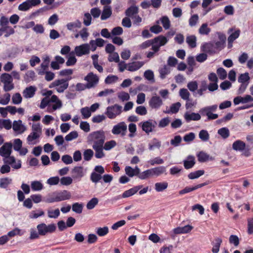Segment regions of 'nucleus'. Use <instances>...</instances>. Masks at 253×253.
<instances>
[{
  "mask_svg": "<svg viewBox=\"0 0 253 253\" xmlns=\"http://www.w3.org/2000/svg\"><path fill=\"white\" fill-rule=\"evenodd\" d=\"M105 139V134L103 130H98L92 132L87 136L88 144L93 143V145H103Z\"/></svg>",
  "mask_w": 253,
  "mask_h": 253,
  "instance_id": "f257e3e1",
  "label": "nucleus"
},
{
  "mask_svg": "<svg viewBox=\"0 0 253 253\" xmlns=\"http://www.w3.org/2000/svg\"><path fill=\"white\" fill-rule=\"evenodd\" d=\"M71 79V77L56 80L49 85V88L56 87L58 92L62 93L68 87L69 81Z\"/></svg>",
  "mask_w": 253,
  "mask_h": 253,
  "instance_id": "f03ea898",
  "label": "nucleus"
},
{
  "mask_svg": "<svg viewBox=\"0 0 253 253\" xmlns=\"http://www.w3.org/2000/svg\"><path fill=\"white\" fill-rule=\"evenodd\" d=\"M37 228L40 235L45 236L48 233H52L55 232L56 226L54 223L46 225L44 223H42L37 225Z\"/></svg>",
  "mask_w": 253,
  "mask_h": 253,
  "instance_id": "7ed1b4c3",
  "label": "nucleus"
},
{
  "mask_svg": "<svg viewBox=\"0 0 253 253\" xmlns=\"http://www.w3.org/2000/svg\"><path fill=\"white\" fill-rule=\"evenodd\" d=\"M122 107L117 104L114 105L108 106L106 109L105 114L108 118L115 119L118 115L122 113Z\"/></svg>",
  "mask_w": 253,
  "mask_h": 253,
  "instance_id": "20e7f679",
  "label": "nucleus"
},
{
  "mask_svg": "<svg viewBox=\"0 0 253 253\" xmlns=\"http://www.w3.org/2000/svg\"><path fill=\"white\" fill-rule=\"evenodd\" d=\"M169 40L165 36L160 35L153 39V45L151 49H154L155 51H159L161 46L165 45Z\"/></svg>",
  "mask_w": 253,
  "mask_h": 253,
  "instance_id": "39448f33",
  "label": "nucleus"
},
{
  "mask_svg": "<svg viewBox=\"0 0 253 253\" xmlns=\"http://www.w3.org/2000/svg\"><path fill=\"white\" fill-rule=\"evenodd\" d=\"M126 131L127 126L124 122L119 123L115 125L112 129L113 134L115 135L120 134L123 137L126 135Z\"/></svg>",
  "mask_w": 253,
  "mask_h": 253,
  "instance_id": "423d86ee",
  "label": "nucleus"
},
{
  "mask_svg": "<svg viewBox=\"0 0 253 253\" xmlns=\"http://www.w3.org/2000/svg\"><path fill=\"white\" fill-rule=\"evenodd\" d=\"M84 80L87 82V88H90L98 84L99 78L96 75L90 72L84 77Z\"/></svg>",
  "mask_w": 253,
  "mask_h": 253,
  "instance_id": "0eeeda50",
  "label": "nucleus"
},
{
  "mask_svg": "<svg viewBox=\"0 0 253 253\" xmlns=\"http://www.w3.org/2000/svg\"><path fill=\"white\" fill-rule=\"evenodd\" d=\"M141 125L142 130L146 133L149 134L152 132L156 127L157 123L155 121L149 120L148 121L140 123L139 125Z\"/></svg>",
  "mask_w": 253,
  "mask_h": 253,
  "instance_id": "6e6552de",
  "label": "nucleus"
},
{
  "mask_svg": "<svg viewBox=\"0 0 253 253\" xmlns=\"http://www.w3.org/2000/svg\"><path fill=\"white\" fill-rule=\"evenodd\" d=\"M75 52L77 56L80 57L89 53V45L88 43L77 46L75 48Z\"/></svg>",
  "mask_w": 253,
  "mask_h": 253,
  "instance_id": "1a4fd4ad",
  "label": "nucleus"
},
{
  "mask_svg": "<svg viewBox=\"0 0 253 253\" xmlns=\"http://www.w3.org/2000/svg\"><path fill=\"white\" fill-rule=\"evenodd\" d=\"M148 103L152 109H158L163 105V100L159 96H153Z\"/></svg>",
  "mask_w": 253,
  "mask_h": 253,
  "instance_id": "9d476101",
  "label": "nucleus"
},
{
  "mask_svg": "<svg viewBox=\"0 0 253 253\" xmlns=\"http://www.w3.org/2000/svg\"><path fill=\"white\" fill-rule=\"evenodd\" d=\"M12 145L10 142L5 143L0 148V155L3 157H9L12 152Z\"/></svg>",
  "mask_w": 253,
  "mask_h": 253,
  "instance_id": "9b49d317",
  "label": "nucleus"
},
{
  "mask_svg": "<svg viewBox=\"0 0 253 253\" xmlns=\"http://www.w3.org/2000/svg\"><path fill=\"white\" fill-rule=\"evenodd\" d=\"M208 184L209 182H206L203 183L197 184L192 187L186 186L184 189L179 191V194L181 195H184L185 194L196 190L199 188H202L203 186L208 185Z\"/></svg>",
  "mask_w": 253,
  "mask_h": 253,
  "instance_id": "f8f14e48",
  "label": "nucleus"
},
{
  "mask_svg": "<svg viewBox=\"0 0 253 253\" xmlns=\"http://www.w3.org/2000/svg\"><path fill=\"white\" fill-rule=\"evenodd\" d=\"M72 176L74 179H79L84 175V168L82 166L74 167L71 170Z\"/></svg>",
  "mask_w": 253,
  "mask_h": 253,
  "instance_id": "ddd939ff",
  "label": "nucleus"
},
{
  "mask_svg": "<svg viewBox=\"0 0 253 253\" xmlns=\"http://www.w3.org/2000/svg\"><path fill=\"white\" fill-rule=\"evenodd\" d=\"M55 61L51 62L50 67L53 70H59L60 68V64H63L65 62V59L59 55H56L54 57Z\"/></svg>",
  "mask_w": 253,
  "mask_h": 253,
  "instance_id": "4468645a",
  "label": "nucleus"
},
{
  "mask_svg": "<svg viewBox=\"0 0 253 253\" xmlns=\"http://www.w3.org/2000/svg\"><path fill=\"white\" fill-rule=\"evenodd\" d=\"M197 157L198 160L200 163H204L208 161H212L214 160V158L210 156L209 154L204 151L199 152Z\"/></svg>",
  "mask_w": 253,
  "mask_h": 253,
  "instance_id": "2eb2a0df",
  "label": "nucleus"
},
{
  "mask_svg": "<svg viewBox=\"0 0 253 253\" xmlns=\"http://www.w3.org/2000/svg\"><path fill=\"white\" fill-rule=\"evenodd\" d=\"M228 33L230 34V35L228 37L227 40L234 42L239 38L241 33V31L239 29L235 30L234 28H231L228 29Z\"/></svg>",
  "mask_w": 253,
  "mask_h": 253,
  "instance_id": "dca6fc26",
  "label": "nucleus"
},
{
  "mask_svg": "<svg viewBox=\"0 0 253 253\" xmlns=\"http://www.w3.org/2000/svg\"><path fill=\"white\" fill-rule=\"evenodd\" d=\"M37 88L34 86H30L26 87L23 91V96L25 98H30L33 97L35 94Z\"/></svg>",
  "mask_w": 253,
  "mask_h": 253,
  "instance_id": "f3484780",
  "label": "nucleus"
},
{
  "mask_svg": "<svg viewBox=\"0 0 253 253\" xmlns=\"http://www.w3.org/2000/svg\"><path fill=\"white\" fill-rule=\"evenodd\" d=\"M195 164V159L193 156L189 155L185 160L183 161L184 168L186 169H191Z\"/></svg>",
  "mask_w": 253,
  "mask_h": 253,
  "instance_id": "a211bd4d",
  "label": "nucleus"
},
{
  "mask_svg": "<svg viewBox=\"0 0 253 253\" xmlns=\"http://www.w3.org/2000/svg\"><path fill=\"white\" fill-rule=\"evenodd\" d=\"M144 65L142 61H134L129 63L127 64V70L130 72H134L139 69Z\"/></svg>",
  "mask_w": 253,
  "mask_h": 253,
  "instance_id": "6ab92c4d",
  "label": "nucleus"
},
{
  "mask_svg": "<svg viewBox=\"0 0 253 253\" xmlns=\"http://www.w3.org/2000/svg\"><path fill=\"white\" fill-rule=\"evenodd\" d=\"M56 195L59 202L69 200L71 198V193L66 190L57 193Z\"/></svg>",
  "mask_w": 253,
  "mask_h": 253,
  "instance_id": "aec40b11",
  "label": "nucleus"
},
{
  "mask_svg": "<svg viewBox=\"0 0 253 253\" xmlns=\"http://www.w3.org/2000/svg\"><path fill=\"white\" fill-rule=\"evenodd\" d=\"M184 119L187 122L191 121H198L201 119V116L198 113L186 112L184 114Z\"/></svg>",
  "mask_w": 253,
  "mask_h": 253,
  "instance_id": "412c9836",
  "label": "nucleus"
},
{
  "mask_svg": "<svg viewBox=\"0 0 253 253\" xmlns=\"http://www.w3.org/2000/svg\"><path fill=\"white\" fill-rule=\"evenodd\" d=\"M103 145H92V148L95 151V157L97 159H101L105 156L103 151Z\"/></svg>",
  "mask_w": 253,
  "mask_h": 253,
  "instance_id": "4be33fe9",
  "label": "nucleus"
},
{
  "mask_svg": "<svg viewBox=\"0 0 253 253\" xmlns=\"http://www.w3.org/2000/svg\"><path fill=\"white\" fill-rule=\"evenodd\" d=\"M112 9L109 6H104L101 15V19L105 20L109 18L112 15Z\"/></svg>",
  "mask_w": 253,
  "mask_h": 253,
  "instance_id": "5701e85b",
  "label": "nucleus"
},
{
  "mask_svg": "<svg viewBox=\"0 0 253 253\" xmlns=\"http://www.w3.org/2000/svg\"><path fill=\"white\" fill-rule=\"evenodd\" d=\"M245 147V143L240 140L235 141L232 144L233 149L236 151H243Z\"/></svg>",
  "mask_w": 253,
  "mask_h": 253,
  "instance_id": "b1692460",
  "label": "nucleus"
},
{
  "mask_svg": "<svg viewBox=\"0 0 253 253\" xmlns=\"http://www.w3.org/2000/svg\"><path fill=\"white\" fill-rule=\"evenodd\" d=\"M138 13V8L136 5H131L125 11V14L127 17H132Z\"/></svg>",
  "mask_w": 253,
  "mask_h": 253,
  "instance_id": "393cba45",
  "label": "nucleus"
},
{
  "mask_svg": "<svg viewBox=\"0 0 253 253\" xmlns=\"http://www.w3.org/2000/svg\"><path fill=\"white\" fill-rule=\"evenodd\" d=\"M50 102L55 103L56 104H54L52 106V108L54 110H56L58 108H60L62 106V102L58 99V97L55 95H53L51 96L50 99H49Z\"/></svg>",
  "mask_w": 253,
  "mask_h": 253,
  "instance_id": "a878e982",
  "label": "nucleus"
},
{
  "mask_svg": "<svg viewBox=\"0 0 253 253\" xmlns=\"http://www.w3.org/2000/svg\"><path fill=\"white\" fill-rule=\"evenodd\" d=\"M160 77L161 79H164L166 76L170 72V68L168 65H164L159 70Z\"/></svg>",
  "mask_w": 253,
  "mask_h": 253,
  "instance_id": "bb28decb",
  "label": "nucleus"
},
{
  "mask_svg": "<svg viewBox=\"0 0 253 253\" xmlns=\"http://www.w3.org/2000/svg\"><path fill=\"white\" fill-rule=\"evenodd\" d=\"M168 187L167 182H157L155 184V189L157 192H162L166 190Z\"/></svg>",
  "mask_w": 253,
  "mask_h": 253,
  "instance_id": "cd10ccee",
  "label": "nucleus"
},
{
  "mask_svg": "<svg viewBox=\"0 0 253 253\" xmlns=\"http://www.w3.org/2000/svg\"><path fill=\"white\" fill-rule=\"evenodd\" d=\"M250 77L249 74L248 72H246L244 74L240 75L238 78V82L240 83H250Z\"/></svg>",
  "mask_w": 253,
  "mask_h": 253,
  "instance_id": "c85d7f7f",
  "label": "nucleus"
},
{
  "mask_svg": "<svg viewBox=\"0 0 253 253\" xmlns=\"http://www.w3.org/2000/svg\"><path fill=\"white\" fill-rule=\"evenodd\" d=\"M151 169L152 175H156L157 176L163 174L166 170V167H164V166H160V167L152 168Z\"/></svg>",
  "mask_w": 253,
  "mask_h": 253,
  "instance_id": "c756f323",
  "label": "nucleus"
},
{
  "mask_svg": "<svg viewBox=\"0 0 253 253\" xmlns=\"http://www.w3.org/2000/svg\"><path fill=\"white\" fill-rule=\"evenodd\" d=\"M222 242V240L220 238L218 237L215 239V243L213 244L211 250L213 253H217L219 252Z\"/></svg>",
  "mask_w": 253,
  "mask_h": 253,
  "instance_id": "7c9ffc66",
  "label": "nucleus"
},
{
  "mask_svg": "<svg viewBox=\"0 0 253 253\" xmlns=\"http://www.w3.org/2000/svg\"><path fill=\"white\" fill-rule=\"evenodd\" d=\"M203 47L205 52L211 54H214L216 52V49L214 48L213 44L211 43H206L203 45Z\"/></svg>",
  "mask_w": 253,
  "mask_h": 253,
  "instance_id": "2f4dec72",
  "label": "nucleus"
},
{
  "mask_svg": "<svg viewBox=\"0 0 253 253\" xmlns=\"http://www.w3.org/2000/svg\"><path fill=\"white\" fill-rule=\"evenodd\" d=\"M205 173V171L204 170H198L195 171L194 172H191L188 175V177L190 179H194L196 178H198L201 176L203 175Z\"/></svg>",
  "mask_w": 253,
  "mask_h": 253,
  "instance_id": "473e14b6",
  "label": "nucleus"
},
{
  "mask_svg": "<svg viewBox=\"0 0 253 253\" xmlns=\"http://www.w3.org/2000/svg\"><path fill=\"white\" fill-rule=\"evenodd\" d=\"M186 42L191 48L196 46V37L194 35L187 36L186 39Z\"/></svg>",
  "mask_w": 253,
  "mask_h": 253,
  "instance_id": "72a5a7b5",
  "label": "nucleus"
},
{
  "mask_svg": "<svg viewBox=\"0 0 253 253\" xmlns=\"http://www.w3.org/2000/svg\"><path fill=\"white\" fill-rule=\"evenodd\" d=\"M161 146V142L158 139L154 138L151 143L148 144L149 149L153 150L155 148H160Z\"/></svg>",
  "mask_w": 253,
  "mask_h": 253,
  "instance_id": "f704fd0d",
  "label": "nucleus"
},
{
  "mask_svg": "<svg viewBox=\"0 0 253 253\" xmlns=\"http://www.w3.org/2000/svg\"><path fill=\"white\" fill-rule=\"evenodd\" d=\"M217 133L223 139H226L230 135V131L227 127H222L218 130Z\"/></svg>",
  "mask_w": 253,
  "mask_h": 253,
  "instance_id": "c9c22d12",
  "label": "nucleus"
},
{
  "mask_svg": "<svg viewBox=\"0 0 253 253\" xmlns=\"http://www.w3.org/2000/svg\"><path fill=\"white\" fill-rule=\"evenodd\" d=\"M38 74L41 75L45 74V79L47 81H50L52 80L55 77V74L50 71H40L38 72Z\"/></svg>",
  "mask_w": 253,
  "mask_h": 253,
  "instance_id": "e433bc0d",
  "label": "nucleus"
},
{
  "mask_svg": "<svg viewBox=\"0 0 253 253\" xmlns=\"http://www.w3.org/2000/svg\"><path fill=\"white\" fill-rule=\"evenodd\" d=\"M82 26V23L79 20H77L74 22H70L66 25L68 30L72 31L75 28H80Z\"/></svg>",
  "mask_w": 253,
  "mask_h": 253,
  "instance_id": "4c0bfd02",
  "label": "nucleus"
},
{
  "mask_svg": "<svg viewBox=\"0 0 253 253\" xmlns=\"http://www.w3.org/2000/svg\"><path fill=\"white\" fill-rule=\"evenodd\" d=\"M77 59L74 56V52L70 53V54L68 57V60L66 62V65L67 66H71L74 65L77 62Z\"/></svg>",
  "mask_w": 253,
  "mask_h": 253,
  "instance_id": "58836bf2",
  "label": "nucleus"
},
{
  "mask_svg": "<svg viewBox=\"0 0 253 253\" xmlns=\"http://www.w3.org/2000/svg\"><path fill=\"white\" fill-rule=\"evenodd\" d=\"M2 29L3 33H4V37L5 38H7L15 33L14 28L10 26L2 27Z\"/></svg>",
  "mask_w": 253,
  "mask_h": 253,
  "instance_id": "ea45409f",
  "label": "nucleus"
},
{
  "mask_svg": "<svg viewBox=\"0 0 253 253\" xmlns=\"http://www.w3.org/2000/svg\"><path fill=\"white\" fill-rule=\"evenodd\" d=\"M1 82L3 84L12 83V76L8 73H3L0 76Z\"/></svg>",
  "mask_w": 253,
  "mask_h": 253,
  "instance_id": "a19ab883",
  "label": "nucleus"
},
{
  "mask_svg": "<svg viewBox=\"0 0 253 253\" xmlns=\"http://www.w3.org/2000/svg\"><path fill=\"white\" fill-rule=\"evenodd\" d=\"M211 29L208 27L207 23L203 24L199 29V32L201 35H208L210 33Z\"/></svg>",
  "mask_w": 253,
  "mask_h": 253,
  "instance_id": "79ce46f5",
  "label": "nucleus"
},
{
  "mask_svg": "<svg viewBox=\"0 0 253 253\" xmlns=\"http://www.w3.org/2000/svg\"><path fill=\"white\" fill-rule=\"evenodd\" d=\"M31 188L33 191H40L43 188L42 184L38 181H34L31 183Z\"/></svg>",
  "mask_w": 253,
  "mask_h": 253,
  "instance_id": "37998d69",
  "label": "nucleus"
},
{
  "mask_svg": "<svg viewBox=\"0 0 253 253\" xmlns=\"http://www.w3.org/2000/svg\"><path fill=\"white\" fill-rule=\"evenodd\" d=\"M109 232V229L107 226L99 227L96 228V233L99 236H104Z\"/></svg>",
  "mask_w": 253,
  "mask_h": 253,
  "instance_id": "c03bdc74",
  "label": "nucleus"
},
{
  "mask_svg": "<svg viewBox=\"0 0 253 253\" xmlns=\"http://www.w3.org/2000/svg\"><path fill=\"white\" fill-rule=\"evenodd\" d=\"M12 179L8 177L2 178L0 179V187L2 188H6L9 184L11 183Z\"/></svg>",
  "mask_w": 253,
  "mask_h": 253,
  "instance_id": "a18cd8bd",
  "label": "nucleus"
},
{
  "mask_svg": "<svg viewBox=\"0 0 253 253\" xmlns=\"http://www.w3.org/2000/svg\"><path fill=\"white\" fill-rule=\"evenodd\" d=\"M98 203V199L97 198H93L89 200L86 204V208L88 210L93 209Z\"/></svg>",
  "mask_w": 253,
  "mask_h": 253,
  "instance_id": "49530a36",
  "label": "nucleus"
},
{
  "mask_svg": "<svg viewBox=\"0 0 253 253\" xmlns=\"http://www.w3.org/2000/svg\"><path fill=\"white\" fill-rule=\"evenodd\" d=\"M81 113L83 116V118L84 119L90 117L91 114V111L88 107L82 108L81 109Z\"/></svg>",
  "mask_w": 253,
  "mask_h": 253,
  "instance_id": "de8ad7c7",
  "label": "nucleus"
},
{
  "mask_svg": "<svg viewBox=\"0 0 253 253\" xmlns=\"http://www.w3.org/2000/svg\"><path fill=\"white\" fill-rule=\"evenodd\" d=\"M153 176L151 169H147L142 172H141L139 176V178L141 180L146 179L149 177Z\"/></svg>",
  "mask_w": 253,
  "mask_h": 253,
  "instance_id": "09e8293b",
  "label": "nucleus"
},
{
  "mask_svg": "<svg viewBox=\"0 0 253 253\" xmlns=\"http://www.w3.org/2000/svg\"><path fill=\"white\" fill-rule=\"evenodd\" d=\"M199 138L203 141H207L210 138V135L206 130H202L199 134Z\"/></svg>",
  "mask_w": 253,
  "mask_h": 253,
  "instance_id": "8fccbe9b",
  "label": "nucleus"
},
{
  "mask_svg": "<svg viewBox=\"0 0 253 253\" xmlns=\"http://www.w3.org/2000/svg\"><path fill=\"white\" fill-rule=\"evenodd\" d=\"M84 159L85 161H90L93 156V151L90 149L85 150L83 154Z\"/></svg>",
  "mask_w": 253,
  "mask_h": 253,
  "instance_id": "3c124183",
  "label": "nucleus"
},
{
  "mask_svg": "<svg viewBox=\"0 0 253 253\" xmlns=\"http://www.w3.org/2000/svg\"><path fill=\"white\" fill-rule=\"evenodd\" d=\"M43 62L41 64V67L42 68V71H45L48 67L50 62V58L49 56L46 55L43 57Z\"/></svg>",
  "mask_w": 253,
  "mask_h": 253,
  "instance_id": "603ef678",
  "label": "nucleus"
},
{
  "mask_svg": "<svg viewBox=\"0 0 253 253\" xmlns=\"http://www.w3.org/2000/svg\"><path fill=\"white\" fill-rule=\"evenodd\" d=\"M12 101L14 104H20L22 101L21 94L18 92L14 94L12 97Z\"/></svg>",
  "mask_w": 253,
  "mask_h": 253,
  "instance_id": "864d4df0",
  "label": "nucleus"
},
{
  "mask_svg": "<svg viewBox=\"0 0 253 253\" xmlns=\"http://www.w3.org/2000/svg\"><path fill=\"white\" fill-rule=\"evenodd\" d=\"M83 205L82 204L79 203H75L72 205V210L73 211L77 213H81L83 211Z\"/></svg>",
  "mask_w": 253,
  "mask_h": 253,
  "instance_id": "5fc2aeb1",
  "label": "nucleus"
},
{
  "mask_svg": "<svg viewBox=\"0 0 253 253\" xmlns=\"http://www.w3.org/2000/svg\"><path fill=\"white\" fill-rule=\"evenodd\" d=\"M44 214V212L42 210H38V212L36 213L35 211H32L29 215L31 219L37 218L40 216H42Z\"/></svg>",
  "mask_w": 253,
  "mask_h": 253,
  "instance_id": "6e6d98bb",
  "label": "nucleus"
},
{
  "mask_svg": "<svg viewBox=\"0 0 253 253\" xmlns=\"http://www.w3.org/2000/svg\"><path fill=\"white\" fill-rule=\"evenodd\" d=\"M102 178L101 174L96 173V172H92L90 175V180L92 182L97 183Z\"/></svg>",
  "mask_w": 253,
  "mask_h": 253,
  "instance_id": "4d7b16f0",
  "label": "nucleus"
},
{
  "mask_svg": "<svg viewBox=\"0 0 253 253\" xmlns=\"http://www.w3.org/2000/svg\"><path fill=\"white\" fill-rule=\"evenodd\" d=\"M48 216L51 218H56L60 215V211L58 209H55L54 211H47Z\"/></svg>",
  "mask_w": 253,
  "mask_h": 253,
  "instance_id": "13d9d810",
  "label": "nucleus"
},
{
  "mask_svg": "<svg viewBox=\"0 0 253 253\" xmlns=\"http://www.w3.org/2000/svg\"><path fill=\"white\" fill-rule=\"evenodd\" d=\"M118 80V77L115 75H109L105 80V83L106 84H111L115 83Z\"/></svg>",
  "mask_w": 253,
  "mask_h": 253,
  "instance_id": "bf43d9fd",
  "label": "nucleus"
},
{
  "mask_svg": "<svg viewBox=\"0 0 253 253\" xmlns=\"http://www.w3.org/2000/svg\"><path fill=\"white\" fill-rule=\"evenodd\" d=\"M128 130L130 133L128 136L130 138L133 137L135 136V132L136 131V126L133 123H130L128 125Z\"/></svg>",
  "mask_w": 253,
  "mask_h": 253,
  "instance_id": "052dcab7",
  "label": "nucleus"
},
{
  "mask_svg": "<svg viewBox=\"0 0 253 253\" xmlns=\"http://www.w3.org/2000/svg\"><path fill=\"white\" fill-rule=\"evenodd\" d=\"M153 45V39L147 40L145 42H142L139 45V48L141 49H146L151 46L152 47Z\"/></svg>",
  "mask_w": 253,
  "mask_h": 253,
  "instance_id": "680f3d73",
  "label": "nucleus"
},
{
  "mask_svg": "<svg viewBox=\"0 0 253 253\" xmlns=\"http://www.w3.org/2000/svg\"><path fill=\"white\" fill-rule=\"evenodd\" d=\"M31 8L29 3L28 0L22 2L18 6V9L20 11H26L29 10Z\"/></svg>",
  "mask_w": 253,
  "mask_h": 253,
  "instance_id": "e2e57ef3",
  "label": "nucleus"
},
{
  "mask_svg": "<svg viewBox=\"0 0 253 253\" xmlns=\"http://www.w3.org/2000/svg\"><path fill=\"white\" fill-rule=\"evenodd\" d=\"M78 137V133L76 131H73L70 132L68 134H67L65 139L67 141H72L73 139L77 138Z\"/></svg>",
  "mask_w": 253,
  "mask_h": 253,
  "instance_id": "0e129e2a",
  "label": "nucleus"
},
{
  "mask_svg": "<svg viewBox=\"0 0 253 253\" xmlns=\"http://www.w3.org/2000/svg\"><path fill=\"white\" fill-rule=\"evenodd\" d=\"M199 20V16L197 14H194L189 19V24L191 27L196 25Z\"/></svg>",
  "mask_w": 253,
  "mask_h": 253,
  "instance_id": "69168bd1",
  "label": "nucleus"
},
{
  "mask_svg": "<svg viewBox=\"0 0 253 253\" xmlns=\"http://www.w3.org/2000/svg\"><path fill=\"white\" fill-rule=\"evenodd\" d=\"M182 140L181 137L180 135H176L174 137L171 139L170 144L171 145L177 147L179 146Z\"/></svg>",
  "mask_w": 253,
  "mask_h": 253,
  "instance_id": "338daca9",
  "label": "nucleus"
},
{
  "mask_svg": "<svg viewBox=\"0 0 253 253\" xmlns=\"http://www.w3.org/2000/svg\"><path fill=\"white\" fill-rule=\"evenodd\" d=\"M179 94L181 97L184 100H189L190 93L187 89L182 88L179 91Z\"/></svg>",
  "mask_w": 253,
  "mask_h": 253,
  "instance_id": "774afa93",
  "label": "nucleus"
}]
</instances>
